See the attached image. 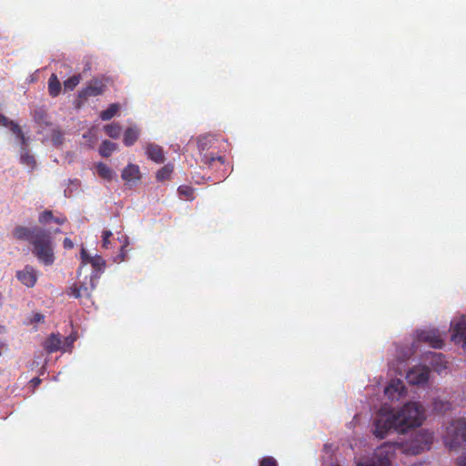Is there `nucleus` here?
I'll use <instances>...</instances> for the list:
<instances>
[{"label": "nucleus", "instance_id": "obj_31", "mask_svg": "<svg viewBox=\"0 0 466 466\" xmlns=\"http://www.w3.org/2000/svg\"><path fill=\"white\" fill-rule=\"evenodd\" d=\"M112 232L110 230H104L102 234V247L104 248H108L110 245L109 238L112 237Z\"/></svg>", "mask_w": 466, "mask_h": 466}, {"label": "nucleus", "instance_id": "obj_4", "mask_svg": "<svg viewBox=\"0 0 466 466\" xmlns=\"http://www.w3.org/2000/svg\"><path fill=\"white\" fill-rule=\"evenodd\" d=\"M444 443L450 449L466 444V419L453 420L446 429Z\"/></svg>", "mask_w": 466, "mask_h": 466}, {"label": "nucleus", "instance_id": "obj_33", "mask_svg": "<svg viewBox=\"0 0 466 466\" xmlns=\"http://www.w3.org/2000/svg\"><path fill=\"white\" fill-rule=\"evenodd\" d=\"M260 466H278L277 461L273 457H264L259 463Z\"/></svg>", "mask_w": 466, "mask_h": 466}, {"label": "nucleus", "instance_id": "obj_1", "mask_svg": "<svg viewBox=\"0 0 466 466\" xmlns=\"http://www.w3.org/2000/svg\"><path fill=\"white\" fill-rule=\"evenodd\" d=\"M423 420L424 409L419 402H408L398 410L383 406L373 421V434L384 439L390 431L404 433L409 429L421 425Z\"/></svg>", "mask_w": 466, "mask_h": 466}, {"label": "nucleus", "instance_id": "obj_38", "mask_svg": "<svg viewBox=\"0 0 466 466\" xmlns=\"http://www.w3.org/2000/svg\"><path fill=\"white\" fill-rule=\"evenodd\" d=\"M63 246L66 249H71L74 248V243L70 238H66L63 241Z\"/></svg>", "mask_w": 466, "mask_h": 466}, {"label": "nucleus", "instance_id": "obj_39", "mask_svg": "<svg viewBox=\"0 0 466 466\" xmlns=\"http://www.w3.org/2000/svg\"><path fill=\"white\" fill-rule=\"evenodd\" d=\"M52 221L56 222L58 225H62L66 221V217H60V218H54Z\"/></svg>", "mask_w": 466, "mask_h": 466}, {"label": "nucleus", "instance_id": "obj_2", "mask_svg": "<svg viewBox=\"0 0 466 466\" xmlns=\"http://www.w3.org/2000/svg\"><path fill=\"white\" fill-rule=\"evenodd\" d=\"M13 237L21 241H27L32 246V253L45 266L55 262L54 242L51 233L40 227L26 228L16 226Z\"/></svg>", "mask_w": 466, "mask_h": 466}, {"label": "nucleus", "instance_id": "obj_15", "mask_svg": "<svg viewBox=\"0 0 466 466\" xmlns=\"http://www.w3.org/2000/svg\"><path fill=\"white\" fill-rule=\"evenodd\" d=\"M44 348L48 353H53L60 350H65L59 334L52 333L45 341Z\"/></svg>", "mask_w": 466, "mask_h": 466}, {"label": "nucleus", "instance_id": "obj_40", "mask_svg": "<svg viewBox=\"0 0 466 466\" xmlns=\"http://www.w3.org/2000/svg\"><path fill=\"white\" fill-rule=\"evenodd\" d=\"M74 340H75V339H73L72 337H70V336H69V337H66V338L65 339V344H66L67 347H69L70 345H72V344H73Z\"/></svg>", "mask_w": 466, "mask_h": 466}, {"label": "nucleus", "instance_id": "obj_14", "mask_svg": "<svg viewBox=\"0 0 466 466\" xmlns=\"http://www.w3.org/2000/svg\"><path fill=\"white\" fill-rule=\"evenodd\" d=\"M146 154L149 159L156 163H163L165 161V156L163 149L160 146L149 143L146 147Z\"/></svg>", "mask_w": 466, "mask_h": 466}, {"label": "nucleus", "instance_id": "obj_35", "mask_svg": "<svg viewBox=\"0 0 466 466\" xmlns=\"http://www.w3.org/2000/svg\"><path fill=\"white\" fill-rule=\"evenodd\" d=\"M93 257H90L87 252L86 251V249L82 248L81 250V259H82V264L86 265V264H90V258H92Z\"/></svg>", "mask_w": 466, "mask_h": 466}, {"label": "nucleus", "instance_id": "obj_12", "mask_svg": "<svg viewBox=\"0 0 466 466\" xmlns=\"http://www.w3.org/2000/svg\"><path fill=\"white\" fill-rule=\"evenodd\" d=\"M451 339L454 342H463V348L466 350V318L461 317L452 324Z\"/></svg>", "mask_w": 466, "mask_h": 466}, {"label": "nucleus", "instance_id": "obj_45", "mask_svg": "<svg viewBox=\"0 0 466 466\" xmlns=\"http://www.w3.org/2000/svg\"><path fill=\"white\" fill-rule=\"evenodd\" d=\"M3 294L0 292V308L2 307Z\"/></svg>", "mask_w": 466, "mask_h": 466}, {"label": "nucleus", "instance_id": "obj_18", "mask_svg": "<svg viewBox=\"0 0 466 466\" xmlns=\"http://www.w3.org/2000/svg\"><path fill=\"white\" fill-rule=\"evenodd\" d=\"M61 84L56 74H52L48 79V92L52 97H56L60 94Z\"/></svg>", "mask_w": 466, "mask_h": 466}, {"label": "nucleus", "instance_id": "obj_25", "mask_svg": "<svg viewBox=\"0 0 466 466\" xmlns=\"http://www.w3.org/2000/svg\"><path fill=\"white\" fill-rule=\"evenodd\" d=\"M90 264L94 268L96 274H92L93 276H96V272L101 271L106 266V261L101 256H95L90 258Z\"/></svg>", "mask_w": 466, "mask_h": 466}, {"label": "nucleus", "instance_id": "obj_6", "mask_svg": "<svg viewBox=\"0 0 466 466\" xmlns=\"http://www.w3.org/2000/svg\"><path fill=\"white\" fill-rule=\"evenodd\" d=\"M106 88V86L102 79L94 78L78 92V98L87 100L89 97L101 96L105 93Z\"/></svg>", "mask_w": 466, "mask_h": 466}, {"label": "nucleus", "instance_id": "obj_26", "mask_svg": "<svg viewBox=\"0 0 466 466\" xmlns=\"http://www.w3.org/2000/svg\"><path fill=\"white\" fill-rule=\"evenodd\" d=\"M177 191L179 196L185 198L187 200H193L195 198L194 189L189 186H180Z\"/></svg>", "mask_w": 466, "mask_h": 466}, {"label": "nucleus", "instance_id": "obj_28", "mask_svg": "<svg viewBox=\"0 0 466 466\" xmlns=\"http://www.w3.org/2000/svg\"><path fill=\"white\" fill-rule=\"evenodd\" d=\"M80 80H81V76L79 74L74 75L73 76H71L68 79H66V81H64L65 89L74 90L76 88V86L80 83Z\"/></svg>", "mask_w": 466, "mask_h": 466}, {"label": "nucleus", "instance_id": "obj_10", "mask_svg": "<svg viewBox=\"0 0 466 466\" xmlns=\"http://www.w3.org/2000/svg\"><path fill=\"white\" fill-rule=\"evenodd\" d=\"M405 386L403 382L399 380H391L390 382L384 390V394L390 400H399L405 393Z\"/></svg>", "mask_w": 466, "mask_h": 466}, {"label": "nucleus", "instance_id": "obj_36", "mask_svg": "<svg viewBox=\"0 0 466 466\" xmlns=\"http://www.w3.org/2000/svg\"><path fill=\"white\" fill-rule=\"evenodd\" d=\"M456 466H466V451L461 453L455 462Z\"/></svg>", "mask_w": 466, "mask_h": 466}, {"label": "nucleus", "instance_id": "obj_46", "mask_svg": "<svg viewBox=\"0 0 466 466\" xmlns=\"http://www.w3.org/2000/svg\"><path fill=\"white\" fill-rule=\"evenodd\" d=\"M3 344H0V356L2 355V348H3Z\"/></svg>", "mask_w": 466, "mask_h": 466}, {"label": "nucleus", "instance_id": "obj_20", "mask_svg": "<svg viewBox=\"0 0 466 466\" xmlns=\"http://www.w3.org/2000/svg\"><path fill=\"white\" fill-rule=\"evenodd\" d=\"M96 172L100 177L107 181H111L113 179V170L104 163H98L96 165Z\"/></svg>", "mask_w": 466, "mask_h": 466}, {"label": "nucleus", "instance_id": "obj_17", "mask_svg": "<svg viewBox=\"0 0 466 466\" xmlns=\"http://www.w3.org/2000/svg\"><path fill=\"white\" fill-rule=\"evenodd\" d=\"M139 137V129L137 127H128L124 133L123 142L127 147L134 145Z\"/></svg>", "mask_w": 466, "mask_h": 466}, {"label": "nucleus", "instance_id": "obj_9", "mask_svg": "<svg viewBox=\"0 0 466 466\" xmlns=\"http://www.w3.org/2000/svg\"><path fill=\"white\" fill-rule=\"evenodd\" d=\"M418 339L428 343L434 349H441L444 345V340L437 329L421 330L418 333Z\"/></svg>", "mask_w": 466, "mask_h": 466}, {"label": "nucleus", "instance_id": "obj_23", "mask_svg": "<svg viewBox=\"0 0 466 466\" xmlns=\"http://www.w3.org/2000/svg\"><path fill=\"white\" fill-rule=\"evenodd\" d=\"M202 162L209 167L216 165L217 163L219 166H223L225 164V158L223 157H216L209 154H204L202 157Z\"/></svg>", "mask_w": 466, "mask_h": 466}, {"label": "nucleus", "instance_id": "obj_5", "mask_svg": "<svg viewBox=\"0 0 466 466\" xmlns=\"http://www.w3.org/2000/svg\"><path fill=\"white\" fill-rule=\"evenodd\" d=\"M394 453V445L385 442L374 452L373 457L366 462H359L357 466H391V458Z\"/></svg>", "mask_w": 466, "mask_h": 466}, {"label": "nucleus", "instance_id": "obj_34", "mask_svg": "<svg viewBox=\"0 0 466 466\" xmlns=\"http://www.w3.org/2000/svg\"><path fill=\"white\" fill-rule=\"evenodd\" d=\"M209 142V137H201L198 138V147L199 148V150H205V148L207 147L208 146V143Z\"/></svg>", "mask_w": 466, "mask_h": 466}, {"label": "nucleus", "instance_id": "obj_19", "mask_svg": "<svg viewBox=\"0 0 466 466\" xmlns=\"http://www.w3.org/2000/svg\"><path fill=\"white\" fill-rule=\"evenodd\" d=\"M117 146L116 143L109 140H104L99 147V154L103 157H108L116 149Z\"/></svg>", "mask_w": 466, "mask_h": 466}, {"label": "nucleus", "instance_id": "obj_21", "mask_svg": "<svg viewBox=\"0 0 466 466\" xmlns=\"http://www.w3.org/2000/svg\"><path fill=\"white\" fill-rule=\"evenodd\" d=\"M118 110H119L118 104H116V103L111 104L107 109H106L100 113V118L103 121H108L116 115Z\"/></svg>", "mask_w": 466, "mask_h": 466}, {"label": "nucleus", "instance_id": "obj_30", "mask_svg": "<svg viewBox=\"0 0 466 466\" xmlns=\"http://www.w3.org/2000/svg\"><path fill=\"white\" fill-rule=\"evenodd\" d=\"M54 218L53 213L50 210H45L38 217V221L41 224H47Z\"/></svg>", "mask_w": 466, "mask_h": 466}, {"label": "nucleus", "instance_id": "obj_22", "mask_svg": "<svg viewBox=\"0 0 466 466\" xmlns=\"http://www.w3.org/2000/svg\"><path fill=\"white\" fill-rule=\"evenodd\" d=\"M104 130L111 138H117L121 134L122 128L119 124L112 123L105 126Z\"/></svg>", "mask_w": 466, "mask_h": 466}, {"label": "nucleus", "instance_id": "obj_24", "mask_svg": "<svg viewBox=\"0 0 466 466\" xmlns=\"http://www.w3.org/2000/svg\"><path fill=\"white\" fill-rule=\"evenodd\" d=\"M173 172L172 165H166L162 168H160L156 175V177L158 181H165L169 179L171 174Z\"/></svg>", "mask_w": 466, "mask_h": 466}, {"label": "nucleus", "instance_id": "obj_7", "mask_svg": "<svg viewBox=\"0 0 466 466\" xmlns=\"http://www.w3.org/2000/svg\"><path fill=\"white\" fill-rule=\"evenodd\" d=\"M430 376V369L426 366L411 368L406 374V380L410 384L420 385L427 383Z\"/></svg>", "mask_w": 466, "mask_h": 466}, {"label": "nucleus", "instance_id": "obj_43", "mask_svg": "<svg viewBox=\"0 0 466 466\" xmlns=\"http://www.w3.org/2000/svg\"><path fill=\"white\" fill-rule=\"evenodd\" d=\"M6 331V328L4 325H0V333H5Z\"/></svg>", "mask_w": 466, "mask_h": 466}, {"label": "nucleus", "instance_id": "obj_11", "mask_svg": "<svg viewBox=\"0 0 466 466\" xmlns=\"http://www.w3.org/2000/svg\"><path fill=\"white\" fill-rule=\"evenodd\" d=\"M17 279L27 288H32L37 280L36 270L34 267L26 265L23 269L16 272Z\"/></svg>", "mask_w": 466, "mask_h": 466}, {"label": "nucleus", "instance_id": "obj_32", "mask_svg": "<svg viewBox=\"0 0 466 466\" xmlns=\"http://www.w3.org/2000/svg\"><path fill=\"white\" fill-rule=\"evenodd\" d=\"M451 408V404L449 402H442V401H434V410H448Z\"/></svg>", "mask_w": 466, "mask_h": 466}, {"label": "nucleus", "instance_id": "obj_13", "mask_svg": "<svg viewBox=\"0 0 466 466\" xmlns=\"http://www.w3.org/2000/svg\"><path fill=\"white\" fill-rule=\"evenodd\" d=\"M0 126L9 128L23 144L25 143V135L20 126L13 120L8 119L5 116L0 114Z\"/></svg>", "mask_w": 466, "mask_h": 466}, {"label": "nucleus", "instance_id": "obj_3", "mask_svg": "<svg viewBox=\"0 0 466 466\" xmlns=\"http://www.w3.org/2000/svg\"><path fill=\"white\" fill-rule=\"evenodd\" d=\"M433 441V435L426 430L417 431L412 437L405 442H391L394 445V451L400 450L403 453L417 455L424 451L431 449Z\"/></svg>", "mask_w": 466, "mask_h": 466}, {"label": "nucleus", "instance_id": "obj_42", "mask_svg": "<svg viewBox=\"0 0 466 466\" xmlns=\"http://www.w3.org/2000/svg\"><path fill=\"white\" fill-rule=\"evenodd\" d=\"M35 385H37L41 382V380L38 378H35L31 380Z\"/></svg>", "mask_w": 466, "mask_h": 466}, {"label": "nucleus", "instance_id": "obj_29", "mask_svg": "<svg viewBox=\"0 0 466 466\" xmlns=\"http://www.w3.org/2000/svg\"><path fill=\"white\" fill-rule=\"evenodd\" d=\"M21 163L31 167H34L35 166V157L28 151H25L24 153H22Z\"/></svg>", "mask_w": 466, "mask_h": 466}, {"label": "nucleus", "instance_id": "obj_41", "mask_svg": "<svg viewBox=\"0 0 466 466\" xmlns=\"http://www.w3.org/2000/svg\"><path fill=\"white\" fill-rule=\"evenodd\" d=\"M124 248H125V246H122L121 247V254H120V256H121L120 261L125 260L126 251L124 250Z\"/></svg>", "mask_w": 466, "mask_h": 466}, {"label": "nucleus", "instance_id": "obj_37", "mask_svg": "<svg viewBox=\"0 0 466 466\" xmlns=\"http://www.w3.org/2000/svg\"><path fill=\"white\" fill-rule=\"evenodd\" d=\"M44 319H45V316L39 312H36V313H34V315L31 319V322L32 323L43 322Z\"/></svg>", "mask_w": 466, "mask_h": 466}, {"label": "nucleus", "instance_id": "obj_8", "mask_svg": "<svg viewBox=\"0 0 466 466\" xmlns=\"http://www.w3.org/2000/svg\"><path fill=\"white\" fill-rule=\"evenodd\" d=\"M97 276L91 275L89 278V283H76L69 289V295L75 297L76 299H84L89 298L91 291L95 289L94 280L97 279Z\"/></svg>", "mask_w": 466, "mask_h": 466}, {"label": "nucleus", "instance_id": "obj_44", "mask_svg": "<svg viewBox=\"0 0 466 466\" xmlns=\"http://www.w3.org/2000/svg\"><path fill=\"white\" fill-rule=\"evenodd\" d=\"M433 357L434 358H438V359H441L442 358V355L441 354H433Z\"/></svg>", "mask_w": 466, "mask_h": 466}, {"label": "nucleus", "instance_id": "obj_16", "mask_svg": "<svg viewBox=\"0 0 466 466\" xmlns=\"http://www.w3.org/2000/svg\"><path fill=\"white\" fill-rule=\"evenodd\" d=\"M122 179L126 182L137 181L140 179V171L137 165L128 164L122 171Z\"/></svg>", "mask_w": 466, "mask_h": 466}, {"label": "nucleus", "instance_id": "obj_27", "mask_svg": "<svg viewBox=\"0 0 466 466\" xmlns=\"http://www.w3.org/2000/svg\"><path fill=\"white\" fill-rule=\"evenodd\" d=\"M50 138L55 146H60L64 141V134L59 128H54L51 131Z\"/></svg>", "mask_w": 466, "mask_h": 466}]
</instances>
